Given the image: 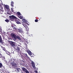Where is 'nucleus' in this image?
Masks as SVG:
<instances>
[{"label":"nucleus","mask_w":73,"mask_h":73,"mask_svg":"<svg viewBox=\"0 0 73 73\" xmlns=\"http://www.w3.org/2000/svg\"><path fill=\"white\" fill-rule=\"evenodd\" d=\"M17 39H18L19 40H21V38H20L19 36H17L16 39H17Z\"/></svg>","instance_id":"obj_16"},{"label":"nucleus","mask_w":73,"mask_h":73,"mask_svg":"<svg viewBox=\"0 0 73 73\" xmlns=\"http://www.w3.org/2000/svg\"><path fill=\"white\" fill-rule=\"evenodd\" d=\"M22 70L23 71H26V70H26V68H25L24 67H22Z\"/></svg>","instance_id":"obj_17"},{"label":"nucleus","mask_w":73,"mask_h":73,"mask_svg":"<svg viewBox=\"0 0 73 73\" xmlns=\"http://www.w3.org/2000/svg\"><path fill=\"white\" fill-rule=\"evenodd\" d=\"M17 51V52H19L20 50V48L19 47H17V49H15Z\"/></svg>","instance_id":"obj_13"},{"label":"nucleus","mask_w":73,"mask_h":73,"mask_svg":"<svg viewBox=\"0 0 73 73\" xmlns=\"http://www.w3.org/2000/svg\"><path fill=\"white\" fill-rule=\"evenodd\" d=\"M25 56L26 57L29 58V57H28V55H27V54H25Z\"/></svg>","instance_id":"obj_24"},{"label":"nucleus","mask_w":73,"mask_h":73,"mask_svg":"<svg viewBox=\"0 0 73 73\" xmlns=\"http://www.w3.org/2000/svg\"><path fill=\"white\" fill-rule=\"evenodd\" d=\"M14 2L13 1H12L11 2V5L12 7H14Z\"/></svg>","instance_id":"obj_11"},{"label":"nucleus","mask_w":73,"mask_h":73,"mask_svg":"<svg viewBox=\"0 0 73 73\" xmlns=\"http://www.w3.org/2000/svg\"><path fill=\"white\" fill-rule=\"evenodd\" d=\"M35 22H37L38 21V20L37 19H35Z\"/></svg>","instance_id":"obj_26"},{"label":"nucleus","mask_w":73,"mask_h":73,"mask_svg":"<svg viewBox=\"0 0 73 73\" xmlns=\"http://www.w3.org/2000/svg\"><path fill=\"white\" fill-rule=\"evenodd\" d=\"M27 52H28V54L30 55H32V52H31L30 50H27Z\"/></svg>","instance_id":"obj_8"},{"label":"nucleus","mask_w":73,"mask_h":73,"mask_svg":"<svg viewBox=\"0 0 73 73\" xmlns=\"http://www.w3.org/2000/svg\"><path fill=\"white\" fill-rule=\"evenodd\" d=\"M11 61L12 62H11V63L13 68H16L17 67L16 64L14 63V62L15 61V60H14L13 59L11 60Z\"/></svg>","instance_id":"obj_1"},{"label":"nucleus","mask_w":73,"mask_h":73,"mask_svg":"<svg viewBox=\"0 0 73 73\" xmlns=\"http://www.w3.org/2000/svg\"><path fill=\"white\" fill-rule=\"evenodd\" d=\"M17 31H18V32L21 33H22V29H17Z\"/></svg>","instance_id":"obj_9"},{"label":"nucleus","mask_w":73,"mask_h":73,"mask_svg":"<svg viewBox=\"0 0 73 73\" xmlns=\"http://www.w3.org/2000/svg\"><path fill=\"white\" fill-rule=\"evenodd\" d=\"M4 7L6 9H7V10L9 9V5H4Z\"/></svg>","instance_id":"obj_7"},{"label":"nucleus","mask_w":73,"mask_h":73,"mask_svg":"<svg viewBox=\"0 0 73 73\" xmlns=\"http://www.w3.org/2000/svg\"><path fill=\"white\" fill-rule=\"evenodd\" d=\"M24 27H25V30L26 31H29V29L28 28H27V27H26L25 26H24Z\"/></svg>","instance_id":"obj_18"},{"label":"nucleus","mask_w":73,"mask_h":73,"mask_svg":"<svg viewBox=\"0 0 73 73\" xmlns=\"http://www.w3.org/2000/svg\"><path fill=\"white\" fill-rule=\"evenodd\" d=\"M28 42H25V44L26 46H27V44H28Z\"/></svg>","instance_id":"obj_22"},{"label":"nucleus","mask_w":73,"mask_h":73,"mask_svg":"<svg viewBox=\"0 0 73 73\" xmlns=\"http://www.w3.org/2000/svg\"><path fill=\"white\" fill-rule=\"evenodd\" d=\"M9 18H10V20L11 21L17 19V17L14 15L10 16H9Z\"/></svg>","instance_id":"obj_3"},{"label":"nucleus","mask_w":73,"mask_h":73,"mask_svg":"<svg viewBox=\"0 0 73 73\" xmlns=\"http://www.w3.org/2000/svg\"><path fill=\"white\" fill-rule=\"evenodd\" d=\"M21 21H23L22 22H25L26 20H25V19H22V20H21Z\"/></svg>","instance_id":"obj_19"},{"label":"nucleus","mask_w":73,"mask_h":73,"mask_svg":"<svg viewBox=\"0 0 73 73\" xmlns=\"http://www.w3.org/2000/svg\"><path fill=\"white\" fill-rule=\"evenodd\" d=\"M5 21L6 22L8 23L9 22V21L8 19H6L5 20Z\"/></svg>","instance_id":"obj_21"},{"label":"nucleus","mask_w":73,"mask_h":73,"mask_svg":"<svg viewBox=\"0 0 73 73\" xmlns=\"http://www.w3.org/2000/svg\"><path fill=\"white\" fill-rule=\"evenodd\" d=\"M0 58H1L2 59H3L4 58V56H2V55L0 53Z\"/></svg>","instance_id":"obj_15"},{"label":"nucleus","mask_w":73,"mask_h":73,"mask_svg":"<svg viewBox=\"0 0 73 73\" xmlns=\"http://www.w3.org/2000/svg\"><path fill=\"white\" fill-rule=\"evenodd\" d=\"M11 36L12 38H13L15 39V40H16V35L15 34H11Z\"/></svg>","instance_id":"obj_5"},{"label":"nucleus","mask_w":73,"mask_h":73,"mask_svg":"<svg viewBox=\"0 0 73 73\" xmlns=\"http://www.w3.org/2000/svg\"><path fill=\"white\" fill-rule=\"evenodd\" d=\"M19 21V19H16V23L17 24H21V23Z\"/></svg>","instance_id":"obj_6"},{"label":"nucleus","mask_w":73,"mask_h":73,"mask_svg":"<svg viewBox=\"0 0 73 73\" xmlns=\"http://www.w3.org/2000/svg\"><path fill=\"white\" fill-rule=\"evenodd\" d=\"M17 16H18V17H19L20 19H23V17L22 16L20 12H17Z\"/></svg>","instance_id":"obj_2"},{"label":"nucleus","mask_w":73,"mask_h":73,"mask_svg":"<svg viewBox=\"0 0 73 73\" xmlns=\"http://www.w3.org/2000/svg\"><path fill=\"white\" fill-rule=\"evenodd\" d=\"M27 34H29V33H28V32H27Z\"/></svg>","instance_id":"obj_29"},{"label":"nucleus","mask_w":73,"mask_h":73,"mask_svg":"<svg viewBox=\"0 0 73 73\" xmlns=\"http://www.w3.org/2000/svg\"><path fill=\"white\" fill-rule=\"evenodd\" d=\"M10 44H11V46L13 48H15V43L14 42H13L12 41H10Z\"/></svg>","instance_id":"obj_4"},{"label":"nucleus","mask_w":73,"mask_h":73,"mask_svg":"<svg viewBox=\"0 0 73 73\" xmlns=\"http://www.w3.org/2000/svg\"><path fill=\"white\" fill-rule=\"evenodd\" d=\"M12 10H13V9H11V11H12Z\"/></svg>","instance_id":"obj_28"},{"label":"nucleus","mask_w":73,"mask_h":73,"mask_svg":"<svg viewBox=\"0 0 73 73\" xmlns=\"http://www.w3.org/2000/svg\"><path fill=\"white\" fill-rule=\"evenodd\" d=\"M35 73H38V71L37 70H35Z\"/></svg>","instance_id":"obj_27"},{"label":"nucleus","mask_w":73,"mask_h":73,"mask_svg":"<svg viewBox=\"0 0 73 73\" xmlns=\"http://www.w3.org/2000/svg\"><path fill=\"white\" fill-rule=\"evenodd\" d=\"M0 42L1 43H2L3 42L2 39V38L1 35H0Z\"/></svg>","instance_id":"obj_14"},{"label":"nucleus","mask_w":73,"mask_h":73,"mask_svg":"<svg viewBox=\"0 0 73 73\" xmlns=\"http://www.w3.org/2000/svg\"><path fill=\"white\" fill-rule=\"evenodd\" d=\"M11 27H12V28H13V29H15V27L13 26V25H12L11 26Z\"/></svg>","instance_id":"obj_23"},{"label":"nucleus","mask_w":73,"mask_h":73,"mask_svg":"<svg viewBox=\"0 0 73 73\" xmlns=\"http://www.w3.org/2000/svg\"><path fill=\"white\" fill-rule=\"evenodd\" d=\"M1 48H2V49L3 50H4V51H5L6 52H7V50H6L5 47H3L2 46H1Z\"/></svg>","instance_id":"obj_10"},{"label":"nucleus","mask_w":73,"mask_h":73,"mask_svg":"<svg viewBox=\"0 0 73 73\" xmlns=\"http://www.w3.org/2000/svg\"><path fill=\"white\" fill-rule=\"evenodd\" d=\"M25 71V72L26 73H29V71H28V70H26Z\"/></svg>","instance_id":"obj_25"},{"label":"nucleus","mask_w":73,"mask_h":73,"mask_svg":"<svg viewBox=\"0 0 73 73\" xmlns=\"http://www.w3.org/2000/svg\"><path fill=\"white\" fill-rule=\"evenodd\" d=\"M31 65L33 66V68H35V65L34 62L33 61L31 62Z\"/></svg>","instance_id":"obj_12"},{"label":"nucleus","mask_w":73,"mask_h":73,"mask_svg":"<svg viewBox=\"0 0 73 73\" xmlns=\"http://www.w3.org/2000/svg\"><path fill=\"white\" fill-rule=\"evenodd\" d=\"M3 66L2 64L1 63H0V68H1Z\"/></svg>","instance_id":"obj_20"}]
</instances>
